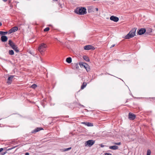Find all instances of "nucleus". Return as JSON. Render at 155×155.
<instances>
[{"label": "nucleus", "mask_w": 155, "mask_h": 155, "mask_svg": "<svg viewBox=\"0 0 155 155\" xmlns=\"http://www.w3.org/2000/svg\"><path fill=\"white\" fill-rule=\"evenodd\" d=\"M137 28H134L131 30L128 34L125 36V38L128 39L134 37L135 35Z\"/></svg>", "instance_id": "3"}, {"label": "nucleus", "mask_w": 155, "mask_h": 155, "mask_svg": "<svg viewBox=\"0 0 155 155\" xmlns=\"http://www.w3.org/2000/svg\"><path fill=\"white\" fill-rule=\"evenodd\" d=\"M104 145H103L102 144H101V147H104Z\"/></svg>", "instance_id": "38"}, {"label": "nucleus", "mask_w": 155, "mask_h": 155, "mask_svg": "<svg viewBox=\"0 0 155 155\" xmlns=\"http://www.w3.org/2000/svg\"><path fill=\"white\" fill-rule=\"evenodd\" d=\"M17 146H14V147H12L11 148H9L7 150H11L15 148L16 147H17Z\"/></svg>", "instance_id": "26"}, {"label": "nucleus", "mask_w": 155, "mask_h": 155, "mask_svg": "<svg viewBox=\"0 0 155 155\" xmlns=\"http://www.w3.org/2000/svg\"><path fill=\"white\" fill-rule=\"evenodd\" d=\"M82 107H84L83 105H81Z\"/></svg>", "instance_id": "43"}, {"label": "nucleus", "mask_w": 155, "mask_h": 155, "mask_svg": "<svg viewBox=\"0 0 155 155\" xmlns=\"http://www.w3.org/2000/svg\"><path fill=\"white\" fill-rule=\"evenodd\" d=\"M3 150V148H0V152H1Z\"/></svg>", "instance_id": "33"}, {"label": "nucleus", "mask_w": 155, "mask_h": 155, "mask_svg": "<svg viewBox=\"0 0 155 155\" xmlns=\"http://www.w3.org/2000/svg\"><path fill=\"white\" fill-rule=\"evenodd\" d=\"M146 32V29L145 28H141L139 30H138L137 32V34L139 35H141Z\"/></svg>", "instance_id": "7"}, {"label": "nucleus", "mask_w": 155, "mask_h": 155, "mask_svg": "<svg viewBox=\"0 0 155 155\" xmlns=\"http://www.w3.org/2000/svg\"><path fill=\"white\" fill-rule=\"evenodd\" d=\"M43 129V128L42 127H37L35 129L32 131L31 133L33 134H35Z\"/></svg>", "instance_id": "10"}, {"label": "nucleus", "mask_w": 155, "mask_h": 155, "mask_svg": "<svg viewBox=\"0 0 155 155\" xmlns=\"http://www.w3.org/2000/svg\"><path fill=\"white\" fill-rule=\"evenodd\" d=\"M49 27H47L44 29V31H47L49 30Z\"/></svg>", "instance_id": "28"}, {"label": "nucleus", "mask_w": 155, "mask_h": 155, "mask_svg": "<svg viewBox=\"0 0 155 155\" xmlns=\"http://www.w3.org/2000/svg\"><path fill=\"white\" fill-rule=\"evenodd\" d=\"M88 11L89 13H91L93 12L92 9L91 7H89L88 8Z\"/></svg>", "instance_id": "23"}, {"label": "nucleus", "mask_w": 155, "mask_h": 155, "mask_svg": "<svg viewBox=\"0 0 155 155\" xmlns=\"http://www.w3.org/2000/svg\"><path fill=\"white\" fill-rule=\"evenodd\" d=\"M66 61L67 63H70L72 61V59L71 57L68 58L66 59Z\"/></svg>", "instance_id": "17"}, {"label": "nucleus", "mask_w": 155, "mask_h": 155, "mask_svg": "<svg viewBox=\"0 0 155 155\" xmlns=\"http://www.w3.org/2000/svg\"><path fill=\"white\" fill-rule=\"evenodd\" d=\"M30 53L31 54H32V55H34V54H33V53H31V52H30Z\"/></svg>", "instance_id": "37"}, {"label": "nucleus", "mask_w": 155, "mask_h": 155, "mask_svg": "<svg viewBox=\"0 0 155 155\" xmlns=\"http://www.w3.org/2000/svg\"><path fill=\"white\" fill-rule=\"evenodd\" d=\"M79 65L81 67L84 68L86 70L87 72H88L90 71V68L89 65L87 63L83 62L79 63Z\"/></svg>", "instance_id": "5"}, {"label": "nucleus", "mask_w": 155, "mask_h": 155, "mask_svg": "<svg viewBox=\"0 0 155 155\" xmlns=\"http://www.w3.org/2000/svg\"><path fill=\"white\" fill-rule=\"evenodd\" d=\"M84 49L85 50H89L91 49L92 50H94V48L91 45H87L85 46L84 47Z\"/></svg>", "instance_id": "8"}, {"label": "nucleus", "mask_w": 155, "mask_h": 155, "mask_svg": "<svg viewBox=\"0 0 155 155\" xmlns=\"http://www.w3.org/2000/svg\"><path fill=\"white\" fill-rule=\"evenodd\" d=\"M95 141L94 140H89L86 141L85 143V146H88L91 147L95 143Z\"/></svg>", "instance_id": "6"}, {"label": "nucleus", "mask_w": 155, "mask_h": 155, "mask_svg": "<svg viewBox=\"0 0 155 155\" xmlns=\"http://www.w3.org/2000/svg\"><path fill=\"white\" fill-rule=\"evenodd\" d=\"M136 116L135 114L130 113L129 114V118L130 120H134Z\"/></svg>", "instance_id": "11"}, {"label": "nucleus", "mask_w": 155, "mask_h": 155, "mask_svg": "<svg viewBox=\"0 0 155 155\" xmlns=\"http://www.w3.org/2000/svg\"><path fill=\"white\" fill-rule=\"evenodd\" d=\"M7 153V152L5 151L4 152H3L1 153V155H4Z\"/></svg>", "instance_id": "32"}, {"label": "nucleus", "mask_w": 155, "mask_h": 155, "mask_svg": "<svg viewBox=\"0 0 155 155\" xmlns=\"http://www.w3.org/2000/svg\"><path fill=\"white\" fill-rule=\"evenodd\" d=\"M47 46L44 43L40 44L38 48V50L40 53L41 54L43 55L44 52L45 51V49L47 48Z\"/></svg>", "instance_id": "2"}, {"label": "nucleus", "mask_w": 155, "mask_h": 155, "mask_svg": "<svg viewBox=\"0 0 155 155\" xmlns=\"http://www.w3.org/2000/svg\"><path fill=\"white\" fill-rule=\"evenodd\" d=\"M74 12L79 15H84L87 13L86 9L85 7L77 8L75 10Z\"/></svg>", "instance_id": "1"}, {"label": "nucleus", "mask_w": 155, "mask_h": 155, "mask_svg": "<svg viewBox=\"0 0 155 155\" xmlns=\"http://www.w3.org/2000/svg\"><path fill=\"white\" fill-rule=\"evenodd\" d=\"M54 1H57L58 0H53Z\"/></svg>", "instance_id": "40"}, {"label": "nucleus", "mask_w": 155, "mask_h": 155, "mask_svg": "<svg viewBox=\"0 0 155 155\" xmlns=\"http://www.w3.org/2000/svg\"><path fill=\"white\" fill-rule=\"evenodd\" d=\"M8 53L9 55H12L14 54V51L13 50H9L8 51Z\"/></svg>", "instance_id": "21"}, {"label": "nucleus", "mask_w": 155, "mask_h": 155, "mask_svg": "<svg viewBox=\"0 0 155 155\" xmlns=\"http://www.w3.org/2000/svg\"><path fill=\"white\" fill-rule=\"evenodd\" d=\"M96 10L97 11H98V8H95Z\"/></svg>", "instance_id": "36"}, {"label": "nucleus", "mask_w": 155, "mask_h": 155, "mask_svg": "<svg viewBox=\"0 0 155 155\" xmlns=\"http://www.w3.org/2000/svg\"><path fill=\"white\" fill-rule=\"evenodd\" d=\"M61 5H60V6L62 8V7L61 6Z\"/></svg>", "instance_id": "41"}, {"label": "nucleus", "mask_w": 155, "mask_h": 155, "mask_svg": "<svg viewBox=\"0 0 155 155\" xmlns=\"http://www.w3.org/2000/svg\"><path fill=\"white\" fill-rule=\"evenodd\" d=\"M118 147L116 145H114L113 146H110L109 147V149H112L113 150H116L118 149Z\"/></svg>", "instance_id": "15"}, {"label": "nucleus", "mask_w": 155, "mask_h": 155, "mask_svg": "<svg viewBox=\"0 0 155 155\" xmlns=\"http://www.w3.org/2000/svg\"><path fill=\"white\" fill-rule=\"evenodd\" d=\"M2 24L1 22H0V26H1Z\"/></svg>", "instance_id": "39"}, {"label": "nucleus", "mask_w": 155, "mask_h": 155, "mask_svg": "<svg viewBox=\"0 0 155 155\" xmlns=\"http://www.w3.org/2000/svg\"><path fill=\"white\" fill-rule=\"evenodd\" d=\"M8 37L5 35H2L1 37V40L3 42H5L7 41Z\"/></svg>", "instance_id": "13"}, {"label": "nucleus", "mask_w": 155, "mask_h": 155, "mask_svg": "<svg viewBox=\"0 0 155 155\" xmlns=\"http://www.w3.org/2000/svg\"><path fill=\"white\" fill-rule=\"evenodd\" d=\"M104 154L105 155H112L111 153H105Z\"/></svg>", "instance_id": "31"}, {"label": "nucleus", "mask_w": 155, "mask_h": 155, "mask_svg": "<svg viewBox=\"0 0 155 155\" xmlns=\"http://www.w3.org/2000/svg\"><path fill=\"white\" fill-rule=\"evenodd\" d=\"M110 19L114 22H117L119 20V18H118L116 16H112L110 17Z\"/></svg>", "instance_id": "9"}, {"label": "nucleus", "mask_w": 155, "mask_h": 155, "mask_svg": "<svg viewBox=\"0 0 155 155\" xmlns=\"http://www.w3.org/2000/svg\"><path fill=\"white\" fill-rule=\"evenodd\" d=\"M115 46V45L114 44H113V45H112L110 47V48H112L113 47H114V46Z\"/></svg>", "instance_id": "35"}, {"label": "nucleus", "mask_w": 155, "mask_h": 155, "mask_svg": "<svg viewBox=\"0 0 155 155\" xmlns=\"http://www.w3.org/2000/svg\"><path fill=\"white\" fill-rule=\"evenodd\" d=\"M29 154L27 152L25 153V155H29Z\"/></svg>", "instance_id": "34"}, {"label": "nucleus", "mask_w": 155, "mask_h": 155, "mask_svg": "<svg viewBox=\"0 0 155 155\" xmlns=\"http://www.w3.org/2000/svg\"><path fill=\"white\" fill-rule=\"evenodd\" d=\"M55 39H56V40H58V39H57V38H55Z\"/></svg>", "instance_id": "42"}, {"label": "nucleus", "mask_w": 155, "mask_h": 155, "mask_svg": "<svg viewBox=\"0 0 155 155\" xmlns=\"http://www.w3.org/2000/svg\"><path fill=\"white\" fill-rule=\"evenodd\" d=\"M146 32H145L146 34L150 35L152 32V29L150 28H146Z\"/></svg>", "instance_id": "12"}, {"label": "nucleus", "mask_w": 155, "mask_h": 155, "mask_svg": "<svg viewBox=\"0 0 155 155\" xmlns=\"http://www.w3.org/2000/svg\"><path fill=\"white\" fill-rule=\"evenodd\" d=\"M114 144L117 145H120L121 144L120 142L115 143Z\"/></svg>", "instance_id": "30"}, {"label": "nucleus", "mask_w": 155, "mask_h": 155, "mask_svg": "<svg viewBox=\"0 0 155 155\" xmlns=\"http://www.w3.org/2000/svg\"><path fill=\"white\" fill-rule=\"evenodd\" d=\"M81 123L83 124H85L88 127H91L93 126L92 123L90 122H82Z\"/></svg>", "instance_id": "14"}, {"label": "nucleus", "mask_w": 155, "mask_h": 155, "mask_svg": "<svg viewBox=\"0 0 155 155\" xmlns=\"http://www.w3.org/2000/svg\"><path fill=\"white\" fill-rule=\"evenodd\" d=\"M8 44L10 46L14 49L16 52L19 51V50L18 49V47L16 45L12 42V41L10 40L8 41Z\"/></svg>", "instance_id": "4"}, {"label": "nucleus", "mask_w": 155, "mask_h": 155, "mask_svg": "<svg viewBox=\"0 0 155 155\" xmlns=\"http://www.w3.org/2000/svg\"><path fill=\"white\" fill-rule=\"evenodd\" d=\"M14 76L13 75H11L10 76L8 77V81L7 82V83H9V81H12V79L14 77Z\"/></svg>", "instance_id": "16"}, {"label": "nucleus", "mask_w": 155, "mask_h": 155, "mask_svg": "<svg viewBox=\"0 0 155 155\" xmlns=\"http://www.w3.org/2000/svg\"><path fill=\"white\" fill-rule=\"evenodd\" d=\"M83 58L84 60L87 61L89 62L90 61V60L89 58L86 56H84L83 57Z\"/></svg>", "instance_id": "19"}, {"label": "nucleus", "mask_w": 155, "mask_h": 155, "mask_svg": "<svg viewBox=\"0 0 155 155\" xmlns=\"http://www.w3.org/2000/svg\"><path fill=\"white\" fill-rule=\"evenodd\" d=\"M151 151L150 150H148L147 152V155H150Z\"/></svg>", "instance_id": "25"}, {"label": "nucleus", "mask_w": 155, "mask_h": 155, "mask_svg": "<svg viewBox=\"0 0 155 155\" xmlns=\"http://www.w3.org/2000/svg\"><path fill=\"white\" fill-rule=\"evenodd\" d=\"M71 147H69L68 148L65 149L64 151H68V150H71Z\"/></svg>", "instance_id": "29"}, {"label": "nucleus", "mask_w": 155, "mask_h": 155, "mask_svg": "<svg viewBox=\"0 0 155 155\" xmlns=\"http://www.w3.org/2000/svg\"><path fill=\"white\" fill-rule=\"evenodd\" d=\"M13 32H14L13 31V30L12 28L10 29L8 32V33L9 34H11Z\"/></svg>", "instance_id": "27"}, {"label": "nucleus", "mask_w": 155, "mask_h": 155, "mask_svg": "<svg viewBox=\"0 0 155 155\" xmlns=\"http://www.w3.org/2000/svg\"><path fill=\"white\" fill-rule=\"evenodd\" d=\"M87 83L86 82H83L81 86V89H83L86 86Z\"/></svg>", "instance_id": "18"}, {"label": "nucleus", "mask_w": 155, "mask_h": 155, "mask_svg": "<svg viewBox=\"0 0 155 155\" xmlns=\"http://www.w3.org/2000/svg\"><path fill=\"white\" fill-rule=\"evenodd\" d=\"M8 33V31H0V35H5L7 34Z\"/></svg>", "instance_id": "20"}, {"label": "nucleus", "mask_w": 155, "mask_h": 155, "mask_svg": "<svg viewBox=\"0 0 155 155\" xmlns=\"http://www.w3.org/2000/svg\"><path fill=\"white\" fill-rule=\"evenodd\" d=\"M12 29L13 31L14 32H15L18 30V28L17 27L15 26V27H13V28H12Z\"/></svg>", "instance_id": "22"}, {"label": "nucleus", "mask_w": 155, "mask_h": 155, "mask_svg": "<svg viewBox=\"0 0 155 155\" xmlns=\"http://www.w3.org/2000/svg\"><path fill=\"white\" fill-rule=\"evenodd\" d=\"M37 86V85L34 84L32 85L31 86V87L33 89H35L36 87Z\"/></svg>", "instance_id": "24"}]
</instances>
